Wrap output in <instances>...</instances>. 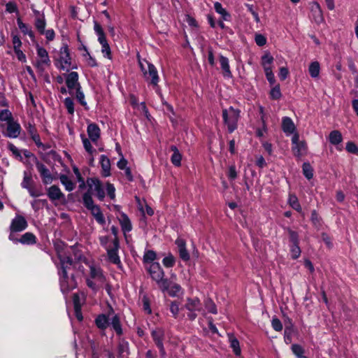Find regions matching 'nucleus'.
Segmentation results:
<instances>
[{
  "label": "nucleus",
  "mask_w": 358,
  "mask_h": 358,
  "mask_svg": "<svg viewBox=\"0 0 358 358\" xmlns=\"http://www.w3.org/2000/svg\"><path fill=\"white\" fill-rule=\"evenodd\" d=\"M62 272L60 273V287L62 292L65 294L76 287V282L73 275L69 276L67 270L73 264V260L69 257L59 256Z\"/></svg>",
  "instance_id": "nucleus-1"
},
{
  "label": "nucleus",
  "mask_w": 358,
  "mask_h": 358,
  "mask_svg": "<svg viewBox=\"0 0 358 358\" xmlns=\"http://www.w3.org/2000/svg\"><path fill=\"white\" fill-rule=\"evenodd\" d=\"M148 272L162 292H164L165 290L169 289L170 281L164 278V272L159 263H152L148 268Z\"/></svg>",
  "instance_id": "nucleus-2"
},
{
  "label": "nucleus",
  "mask_w": 358,
  "mask_h": 358,
  "mask_svg": "<svg viewBox=\"0 0 358 358\" xmlns=\"http://www.w3.org/2000/svg\"><path fill=\"white\" fill-rule=\"evenodd\" d=\"M222 117L224 123L227 125L228 131L232 133L237 128L239 110L234 109L231 106L228 109H223Z\"/></svg>",
  "instance_id": "nucleus-3"
},
{
  "label": "nucleus",
  "mask_w": 358,
  "mask_h": 358,
  "mask_svg": "<svg viewBox=\"0 0 358 358\" xmlns=\"http://www.w3.org/2000/svg\"><path fill=\"white\" fill-rule=\"evenodd\" d=\"M145 62L147 65V68H145L144 64L142 62H139V65L143 73V76L145 80L150 82L151 85L153 86H157L159 80L157 70L152 64L149 63L147 61H145Z\"/></svg>",
  "instance_id": "nucleus-4"
},
{
  "label": "nucleus",
  "mask_w": 358,
  "mask_h": 358,
  "mask_svg": "<svg viewBox=\"0 0 358 358\" xmlns=\"http://www.w3.org/2000/svg\"><path fill=\"white\" fill-rule=\"evenodd\" d=\"M36 51L37 59L34 63V66L37 69L38 72L42 73L47 67L50 66L51 62L48 53L45 48L37 45Z\"/></svg>",
  "instance_id": "nucleus-5"
},
{
  "label": "nucleus",
  "mask_w": 358,
  "mask_h": 358,
  "mask_svg": "<svg viewBox=\"0 0 358 358\" xmlns=\"http://www.w3.org/2000/svg\"><path fill=\"white\" fill-rule=\"evenodd\" d=\"M94 29L98 36V41L101 45V52L103 54L104 57H107L108 59H110V48L107 42L104 31L101 26L98 22H94Z\"/></svg>",
  "instance_id": "nucleus-6"
},
{
  "label": "nucleus",
  "mask_w": 358,
  "mask_h": 358,
  "mask_svg": "<svg viewBox=\"0 0 358 358\" xmlns=\"http://www.w3.org/2000/svg\"><path fill=\"white\" fill-rule=\"evenodd\" d=\"M185 308L189 311L187 317L190 320H194L196 317L195 311H201L202 306L200 300L198 298H187Z\"/></svg>",
  "instance_id": "nucleus-7"
},
{
  "label": "nucleus",
  "mask_w": 358,
  "mask_h": 358,
  "mask_svg": "<svg viewBox=\"0 0 358 358\" xmlns=\"http://www.w3.org/2000/svg\"><path fill=\"white\" fill-rule=\"evenodd\" d=\"M28 226L26 219L22 216L17 215L11 221L10 225V234L9 238L13 239L12 234L15 232H20L26 229Z\"/></svg>",
  "instance_id": "nucleus-8"
},
{
  "label": "nucleus",
  "mask_w": 358,
  "mask_h": 358,
  "mask_svg": "<svg viewBox=\"0 0 358 358\" xmlns=\"http://www.w3.org/2000/svg\"><path fill=\"white\" fill-rule=\"evenodd\" d=\"M292 152L294 156L300 157L306 153L307 146L305 141H299V136L298 134H294L292 138Z\"/></svg>",
  "instance_id": "nucleus-9"
},
{
  "label": "nucleus",
  "mask_w": 358,
  "mask_h": 358,
  "mask_svg": "<svg viewBox=\"0 0 358 358\" xmlns=\"http://www.w3.org/2000/svg\"><path fill=\"white\" fill-rule=\"evenodd\" d=\"M87 184L89 187L88 191L92 193L94 192L98 199L103 201L105 197V192L100 180L96 178H89L87 180Z\"/></svg>",
  "instance_id": "nucleus-10"
},
{
  "label": "nucleus",
  "mask_w": 358,
  "mask_h": 358,
  "mask_svg": "<svg viewBox=\"0 0 358 358\" xmlns=\"http://www.w3.org/2000/svg\"><path fill=\"white\" fill-rule=\"evenodd\" d=\"M35 164L36 169L42 178L43 183L44 185L51 184L54 180V178L50 170L46 167L45 164L37 159H36Z\"/></svg>",
  "instance_id": "nucleus-11"
},
{
  "label": "nucleus",
  "mask_w": 358,
  "mask_h": 358,
  "mask_svg": "<svg viewBox=\"0 0 358 358\" xmlns=\"http://www.w3.org/2000/svg\"><path fill=\"white\" fill-rule=\"evenodd\" d=\"M113 248H107L108 257L109 261L117 265L119 268L122 267L121 262L120 259V257L117 254V251L119 249V241L117 238H114L113 241Z\"/></svg>",
  "instance_id": "nucleus-12"
},
{
  "label": "nucleus",
  "mask_w": 358,
  "mask_h": 358,
  "mask_svg": "<svg viewBox=\"0 0 358 358\" xmlns=\"http://www.w3.org/2000/svg\"><path fill=\"white\" fill-rule=\"evenodd\" d=\"M66 84L70 94H73V91L81 88L78 83V74L77 72L72 71L69 73L66 78Z\"/></svg>",
  "instance_id": "nucleus-13"
},
{
  "label": "nucleus",
  "mask_w": 358,
  "mask_h": 358,
  "mask_svg": "<svg viewBox=\"0 0 358 358\" xmlns=\"http://www.w3.org/2000/svg\"><path fill=\"white\" fill-rule=\"evenodd\" d=\"M152 338L156 345L159 349L160 353L162 356L166 355L165 350L164 348L163 341L164 338V332L161 329H156L152 332Z\"/></svg>",
  "instance_id": "nucleus-14"
},
{
  "label": "nucleus",
  "mask_w": 358,
  "mask_h": 358,
  "mask_svg": "<svg viewBox=\"0 0 358 358\" xmlns=\"http://www.w3.org/2000/svg\"><path fill=\"white\" fill-rule=\"evenodd\" d=\"M21 131V127L19 123L12 120L7 123L6 136L15 138L19 136Z\"/></svg>",
  "instance_id": "nucleus-15"
},
{
  "label": "nucleus",
  "mask_w": 358,
  "mask_h": 358,
  "mask_svg": "<svg viewBox=\"0 0 358 358\" xmlns=\"http://www.w3.org/2000/svg\"><path fill=\"white\" fill-rule=\"evenodd\" d=\"M61 57H60V68L63 70H68L71 65V58L69 53V49L67 46H64L61 48Z\"/></svg>",
  "instance_id": "nucleus-16"
},
{
  "label": "nucleus",
  "mask_w": 358,
  "mask_h": 358,
  "mask_svg": "<svg viewBox=\"0 0 358 358\" xmlns=\"http://www.w3.org/2000/svg\"><path fill=\"white\" fill-rule=\"evenodd\" d=\"M47 195L51 201L64 199L65 196L57 185H52L47 189Z\"/></svg>",
  "instance_id": "nucleus-17"
},
{
  "label": "nucleus",
  "mask_w": 358,
  "mask_h": 358,
  "mask_svg": "<svg viewBox=\"0 0 358 358\" xmlns=\"http://www.w3.org/2000/svg\"><path fill=\"white\" fill-rule=\"evenodd\" d=\"M176 244L178 248L180 257L183 261H188L189 259V254L186 249V243L183 239L178 238L176 241Z\"/></svg>",
  "instance_id": "nucleus-18"
},
{
  "label": "nucleus",
  "mask_w": 358,
  "mask_h": 358,
  "mask_svg": "<svg viewBox=\"0 0 358 358\" xmlns=\"http://www.w3.org/2000/svg\"><path fill=\"white\" fill-rule=\"evenodd\" d=\"M87 134L90 140L96 143L100 138V129L94 123H91L87 127Z\"/></svg>",
  "instance_id": "nucleus-19"
},
{
  "label": "nucleus",
  "mask_w": 358,
  "mask_h": 358,
  "mask_svg": "<svg viewBox=\"0 0 358 358\" xmlns=\"http://www.w3.org/2000/svg\"><path fill=\"white\" fill-rule=\"evenodd\" d=\"M34 12L36 14L35 27L40 34L43 33L46 25L45 17L38 10H34Z\"/></svg>",
  "instance_id": "nucleus-20"
},
{
  "label": "nucleus",
  "mask_w": 358,
  "mask_h": 358,
  "mask_svg": "<svg viewBox=\"0 0 358 358\" xmlns=\"http://www.w3.org/2000/svg\"><path fill=\"white\" fill-rule=\"evenodd\" d=\"M282 128L283 131L287 134H291L295 131V126L290 117H285L282 122Z\"/></svg>",
  "instance_id": "nucleus-21"
},
{
  "label": "nucleus",
  "mask_w": 358,
  "mask_h": 358,
  "mask_svg": "<svg viewBox=\"0 0 358 358\" xmlns=\"http://www.w3.org/2000/svg\"><path fill=\"white\" fill-rule=\"evenodd\" d=\"M88 210L91 212L92 215L94 216L98 223L102 225L105 224V218L99 206L94 205Z\"/></svg>",
  "instance_id": "nucleus-22"
},
{
  "label": "nucleus",
  "mask_w": 358,
  "mask_h": 358,
  "mask_svg": "<svg viewBox=\"0 0 358 358\" xmlns=\"http://www.w3.org/2000/svg\"><path fill=\"white\" fill-rule=\"evenodd\" d=\"M220 63L222 70L223 76L227 78H231L232 76V73L230 70L229 59L227 57L220 55Z\"/></svg>",
  "instance_id": "nucleus-23"
},
{
  "label": "nucleus",
  "mask_w": 358,
  "mask_h": 358,
  "mask_svg": "<svg viewBox=\"0 0 358 358\" xmlns=\"http://www.w3.org/2000/svg\"><path fill=\"white\" fill-rule=\"evenodd\" d=\"M100 163L102 169V175L104 177H108L110 175V159L105 155H101Z\"/></svg>",
  "instance_id": "nucleus-24"
},
{
  "label": "nucleus",
  "mask_w": 358,
  "mask_h": 358,
  "mask_svg": "<svg viewBox=\"0 0 358 358\" xmlns=\"http://www.w3.org/2000/svg\"><path fill=\"white\" fill-rule=\"evenodd\" d=\"M61 183L65 187L66 191L71 192L74 189L76 184L66 175L59 176Z\"/></svg>",
  "instance_id": "nucleus-25"
},
{
  "label": "nucleus",
  "mask_w": 358,
  "mask_h": 358,
  "mask_svg": "<svg viewBox=\"0 0 358 358\" xmlns=\"http://www.w3.org/2000/svg\"><path fill=\"white\" fill-rule=\"evenodd\" d=\"M171 150L173 151V152L171 157V161L172 164L173 165H175L176 166H180L182 156H181V154L180 153L178 149L176 148V146L172 145L171 147Z\"/></svg>",
  "instance_id": "nucleus-26"
},
{
  "label": "nucleus",
  "mask_w": 358,
  "mask_h": 358,
  "mask_svg": "<svg viewBox=\"0 0 358 358\" xmlns=\"http://www.w3.org/2000/svg\"><path fill=\"white\" fill-rule=\"evenodd\" d=\"M17 23L19 29L24 35H28L31 39L34 38V34L31 29L27 24H24L20 18H17Z\"/></svg>",
  "instance_id": "nucleus-27"
},
{
  "label": "nucleus",
  "mask_w": 358,
  "mask_h": 358,
  "mask_svg": "<svg viewBox=\"0 0 358 358\" xmlns=\"http://www.w3.org/2000/svg\"><path fill=\"white\" fill-rule=\"evenodd\" d=\"M329 139L331 144L337 145L342 142L343 136L338 130H334L330 132Z\"/></svg>",
  "instance_id": "nucleus-28"
},
{
  "label": "nucleus",
  "mask_w": 358,
  "mask_h": 358,
  "mask_svg": "<svg viewBox=\"0 0 358 358\" xmlns=\"http://www.w3.org/2000/svg\"><path fill=\"white\" fill-rule=\"evenodd\" d=\"M19 241L22 244H34L36 242V238L32 233L27 232L21 236Z\"/></svg>",
  "instance_id": "nucleus-29"
},
{
  "label": "nucleus",
  "mask_w": 358,
  "mask_h": 358,
  "mask_svg": "<svg viewBox=\"0 0 358 358\" xmlns=\"http://www.w3.org/2000/svg\"><path fill=\"white\" fill-rule=\"evenodd\" d=\"M122 229L124 232H129L131 230L132 227L129 217L125 215L122 214L120 219Z\"/></svg>",
  "instance_id": "nucleus-30"
},
{
  "label": "nucleus",
  "mask_w": 358,
  "mask_h": 358,
  "mask_svg": "<svg viewBox=\"0 0 358 358\" xmlns=\"http://www.w3.org/2000/svg\"><path fill=\"white\" fill-rule=\"evenodd\" d=\"M108 321L109 318L108 317L105 315H100L96 318L95 322L99 329H105L108 326Z\"/></svg>",
  "instance_id": "nucleus-31"
},
{
  "label": "nucleus",
  "mask_w": 358,
  "mask_h": 358,
  "mask_svg": "<svg viewBox=\"0 0 358 358\" xmlns=\"http://www.w3.org/2000/svg\"><path fill=\"white\" fill-rule=\"evenodd\" d=\"M110 320H111L110 324H111L113 328L114 329V330L116 331V333L118 335H121L122 333V330L119 316L115 314L113 315Z\"/></svg>",
  "instance_id": "nucleus-32"
},
{
  "label": "nucleus",
  "mask_w": 358,
  "mask_h": 358,
  "mask_svg": "<svg viewBox=\"0 0 358 358\" xmlns=\"http://www.w3.org/2000/svg\"><path fill=\"white\" fill-rule=\"evenodd\" d=\"M320 66L318 62H313L308 67V71L312 78H317L320 74Z\"/></svg>",
  "instance_id": "nucleus-33"
},
{
  "label": "nucleus",
  "mask_w": 358,
  "mask_h": 358,
  "mask_svg": "<svg viewBox=\"0 0 358 358\" xmlns=\"http://www.w3.org/2000/svg\"><path fill=\"white\" fill-rule=\"evenodd\" d=\"M273 62V57L270 55V53H266L262 57V65L264 68V70L266 71V69H272L271 64Z\"/></svg>",
  "instance_id": "nucleus-34"
},
{
  "label": "nucleus",
  "mask_w": 358,
  "mask_h": 358,
  "mask_svg": "<svg viewBox=\"0 0 358 358\" xmlns=\"http://www.w3.org/2000/svg\"><path fill=\"white\" fill-rule=\"evenodd\" d=\"M83 202L85 206V207L87 209L90 208L92 206H94L95 204L94 203V201L92 199V192L90 191H87L85 192L83 196Z\"/></svg>",
  "instance_id": "nucleus-35"
},
{
  "label": "nucleus",
  "mask_w": 358,
  "mask_h": 358,
  "mask_svg": "<svg viewBox=\"0 0 358 358\" xmlns=\"http://www.w3.org/2000/svg\"><path fill=\"white\" fill-rule=\"evenodd\" d=\"M215 10L217 13L222 15L224 20H229L230 15L229 13L222 7V4L219 2H216L214 4Z\"/></svg>",
  "instance_id": "nucleus-36"
},
{
  "label": "nucleus",
  "mask_w": 358,
  "mask_h": 358,
  "mask_svg": "<svg viewBox=\"0 0 358 358\" xmlns=\"http://www.w3.org/2000/svg\"><path fill=\"white\" fill-rule=\"evenodd\" d=\"M165 292H168L171 296H176L179 293L182 292V287L178 284L171 283L170 282V287H169V289L165 290Z\"/></svg>",
  "instance_id": "nucleus-37"
},
{
  "label": "nucleus",
  "mask_w": 358,
  "mask_h": 358,
  "mask_svg": "<svg viewBox=\"0 0 358 358\" xmlns=\"http://www.w3.org/2000/svg\"><path fill=\"white\" fill-rule=\"evenodd\" d=\"M73 303L76 312V316L79 321L83 320L82 313L80 312V304L79 303V296L77 294L73 295Z\"/></svg>",
  "instance_id": "nucleus-38"
},
{
  "label": "nucleus",
  "mask_w": 358,
  "mask_h": 358,
  "mask_svg": "<svg viewBox=\"0 0 358 358\" xmlns=\"http://www.w3.org/2000/svg\"><path fill=\"white\" fill-rule=\"evenodd\" d=\"M288 202L290 206L298 212L301 211V207L297 197L294 194H289Z\"/></svg>",
  "instance_id": "nucleus-39"
},
{
  "label": "nucleus",
  "mask_w": 358,
  "mask_h": 358,
  "mask_svg": "<svg viewBox=\"0 0 358 358\" xmlns=\"http://www.w3.org/2000/svg\"><path fill=\"white\" fill-rule=\"evenodd\" d=\"M229 342L230 346L233 349L234 354L236 355H240L241 350L239 345V341L235 337L230 336Z\"/></svg>",
  "instance_id": "nucleus-40"
},
{
  "label": "nucleus",
  "mask_w": 358,
  "mask_h": 358,
  "mask_svg": "<svg viewBox=\"0 0 358 358\" xmlns=\"http://www.w3.org/2000/svg\"><path fill=\"white\" fill-rule=\"evenodd\" d=\"M34 181L30 175L27 174V172L24 173L23 180L21 183V186L22 188L29 189L30 187H33Z\"/></svg>",
  "instance_id": "nucleus-41"
},
{
  "label": "nucleus",
  "mask_w": 358,
  "mask_h": 358,
  "mask_svg": "<svg viewBox=\"0 0 358 358\" xmlns=\"http://www.w3.org/2000/svg\"><path fill=\"white\" fill-rule=\"evenodd\" d=\"M90 276L100 282L103 280V275L100 268H96L93 266L90 267Z\"/></svg>",
  "instance_id": "nucleus-42"
},
{
  "label": "nucleus",
  "mask_w": 358,
  "mask_h": 358,
  "mask_svg": "<svg viewBox=\"0 0 358 358\" xmlns=\"http://www.w3.org/2000/svg\"><path fill=\"white\" fill-rule=\"evenodd\" d=\"M81 138L84 148L88 153L92 155L93 152H96V150L93 149L92 145L88 138H87L84 135H81Z\"/></svg>",
  "instance_id": "nucleus-43"
},
{
  "label": "nucleus",
  "mask_w": 358,
  "mask_h": 358,
  "mask_svg": "<svg viewBox=\"0 0 358 358\" xmlns=\"http://www.w3.org/2000/svg\"><path fill=\"white\" fill-rule=\"evenodd\" d=\"M13 120L12 113L8 109L0 110V121H5L8 123L10 121Z\"/></svg>",
  "instance_id": "nucleus-44"
},
{
  "label": "nucleus",
  "mask_w": 358,
  "mask_h": 358,
  "mask_svg": "<svg viewBox=\"0 0 358 358\" xmlns=\"http://www.w3.org/2000/svg\"><path fill=\"white\" fill-rule=\"evenodd\" d=\"M303 173L305 177L310 180L313 176V170L308 163H303Z\"/></svg>",
  "instance_id": "nucleus-45"
},
{
  "label": "nucleus",
  "mask_w": 358,
  "mask_h": 358,
  "mask_svg": "<svg viewBox=\"0 0 358 358\" xmlns=\"http://www.w3.org/2000/svg\"><path fill=\"white\" fill-rule=\"evenodd\" d=\"M157 255L153 250H148L143 256L144 263H151L156 259Z\"/></svg>",
  "instance_id": "nucleus-46"
},
{
  "label": "nucleus",
  "mask_w": 358,
  "mask_h": 358,
  "mask_svg": "<svg viewBox=\"0 0 358 358\" xmlns=\"http://www.w3.org/2000/svg\"><path fill=\"white\" fill-rule=\"evenodd\" d=\"M129 345L127 342H121L118 345V356L122 357L124 356V353L128 354Z\"/></svg>",
  "instance_id": "nucleus-47"
},
{
  "label": "nucleus",
  "mask_w": 358,
  "mask_h": 358,
  "mask_svg": "<svg viewBox=\"0 0 358 358\" xmlns=\"http://www.w3.org/2000/svg\"><path fill=\"white\" fill-rule=\"evenodd\" d=\"M311 10L320 19H322V12L320 4L317 2H313L311 5Z\"/></svg>",
  "instance_id": "nucleus-48"
},
{
  "label": "nucleus",
  "mask_w": 358,
  "mask_h": 358,
  "mask_svg": "<svg viewBox=\"0 0 358 358\" xmlns=\"http://www.w3.org/2000/svg\"><path fill=\"white\" fill-rule=\"evenodd\" d=\"M291 257L293 259H296L299 257L301 255V249L299 244H294L291 245L290 248Z\"/></svg>",
  "instance_id": "nucleus-49"
},
{
  "label": "nucleus",
  "mask_w": 358,
  "mask_h": 358,
  "mask_svg": "<svg viewBox=\"0 0 358 358\" xmlns=\"http://www.w3.org/2000/svg\"><path fill=\"white\" fill-rule=\"evenodd\" d=\"M64 105L69 114L73 115L74 113V103L72 99L67 97L64 99Z\"/></svg>",
  "instance_id": "nucleus-50"
},
{
  "label": "nucleus",
  "mask_w": 358,
  "mask_h": 358,
  "mask_svg": "<svg viewBox=\"0 0 358 358\" xmlns=\"http://www.w3.org/2000/svg\"><path fill=\"white\" fill-rule=\"evenodd\" d=\"M179 310V303L176 301H172L170 304V311L175 318L178 317Z\"/></svg>",
  "instance_id": "nucleus-51"
},
{
  "label": "nucleus",
  "mask_w": 358,
  "mask_h": 358,
  "mask_svg": "<svg viewBox=\"0 0 358 358\" xmlns=\"http://www.w3.org/2000/svg\"><path fill=\"white\" fill-rule=\"evenodd\" d=\"M270 95H271V99H273L276 100V99H278L280 98L281 92H280V86L278 85H275V87H273L271 89Z\"/></svg>",
  "instance_id": "nucleus-52"
},
{
  "label": "nucleus",
  "mask_w": 358,
  "mask_h": 358,
  "mask_svg": "<svg viewBox=\"0 0 358 358\" xmlns=\"http://www.w3.org/2000/svg\"><path fill=\"white\" fill-rule=\"evenodd\" d=\"M287 231L289 234V241L292 243V245L299 244L298 234L296 231H292V229H288Z\"/></svg>",
  "instance_id": "nucleus-53"
},
{
  "label": "nucleus",
  "mask_w": 358,
  "mask_h": 358,
  "mask_svg": "<svg viewBox=\"0 0 358 358\" xmlns=\"http://www.w3.org/2000/svg\"><path fill=\"white\" fill-rule=\"evenodd\" d=\"M162 262L166 267L170 268L173 266L175 264V259L172 255H169L163 259Z\"/></svg>",
  "instance_id": "nucleus-54"
},
{
  "label": "nucleus",
  "mask_w": 358,
  "mask_h": 358,
  "mask_svg": "<svg viewBox=\"0 0 358 358\" xmlns=\"http://www.w3.org/2000/svg\"><path fill=\"white\" fill-rule=\"evenodd\" d=\"M292 350L293 353L298 357H303V354L304 352V350L303 348L298 345V344H294L292 345Z\"/></svg>",
  "instance_id": "nucleus-55"
},
{
  "label": "nucleus",
  "mask_w": 358,
  "mask_h": 358,
  "mask_svg": "<svg viewBox=\"0 0 358 358\" xmlns=\"http://www.w3.org/2000/svg\"><path fill=\"white\" fill-rule=\"evenodd\" d=\"M345 149L350 153L358 155V147L353 142H348Z\"/></svg>",
  "instance_id": "nucleus-56"
},
{
  "label": "nucleus",
  "mask_w": 358,
  "mask_h": 358,
  "mask_svg": "<svg viewBox=\"0 0 358 358\" xmlns=\"http://www.w3.org/2000/svg\"><path fill=\"white\" fill-rule=\"evenodd\" d=\"M271 325L274 330L280 331L282 329V322L277 317H273L271 321Z\"/></svg>",
  "instance_id": "nucleus-57"
},
{
  "label": "nucleus",
  "mask_w": 358,
  "mask_h": 358,
  "mask_svg": "<svg viewBox=\"0 0 358 358\" xmlns=\"http://www.w3.org/2000/svg\"><path fill=\"white\" fill-rule=\"evenodd\" d=\"M266 77L271 85H273L275 82L274 74L273 73L272 69H266L264 71Z\"/></svg>",
  "instance_id": "nucleus-58"
},
{
  "label": "nucleus",
  "mask_w": 358,
  "mask_h": 358,
  "mask_svg": "<svg viewBox=\"0 0 358 358\" xmlns=\"http://www.w3.org/2000/svg\"><path fill=\"white\" fill-rule=\"evenodd\" d=\"M206 308L208 311L213 314L217 313V308L215 304L211 300H207L206 301Z\"/></svg>",
  "instance_id": "nucleus-59"
},
{
  "label": "nucleus",
  "mask_w": 358,
  "mask_h": 358,
  "mask_svg": "<svg viewBox=\"0 0 358 358\" xmlns=\"http://www.w3.org/2000/svg\"><path fill=\"white\" fill-rule=\"evenodd\" d=\"M76 95L77 99L81 105L85 106L87 104L85 101V95L83 92L80 90V88H78V90H76Z\"/></svg>",
  "instance_id": "nucleus-60"
},
{
  "label": "nucleus",
  "mask_w": 358,
  "mask_h": 358,
  "mask_svg": "<svg viewBox=\"0 0 358 358\" xmlns=\"http://www.w3.org/2000/svg\"><path fill=\"white\" fill-rule=\"evenodd\" d=\"M255 40L259 46H263L266 43V38L262 34H256Z\"/></svg>",
  "instance_id": "nucleus-61"
},
{
  "label": "nucleus",
  "mask_w": 358,
  "mask_h": 358,
  "mask_svg": "<svg viewBox=\"0 0 358 358\" xmlns=\"http://www.w3.org/2000/svg\"><path fill=\"white\" fill-rule=\"evenodd\" d=\"M227 176L230 180H234L236 178L237 171L234 165H231L229 167Z\"/></svg>",
  "instance_id": "nucleus-62"
},
{
  "label": "nucleus",
  "mask_w": 358,
  "mask_h": 358,
  "mask_svg": "<svg viewBox=\"0 0 358 358\" xmlns=\"http://www.w3.org/2000/svg\"><path fill=\"white\" fill-rule=\"evenodd\" d=\"M106 190H107V193H108V195L109 196V197L111 199H115V189L113 185H112L110 183H107V185H106Z\"/></svg>",
  "instance_id": "nucleus-63"
},
{
  "label": "nucleus",
  "mask_w": 358,
  "mask_h": 358,
  "mask_svg": "<svg viewBox=\"0 0 358 358\" xmlns=\"http://www.w3.org/2000/svg\"><path fill=\"white\" fill-rule=\"evenodd\" d=\"M6 11L10 13H15L17 11V6L13 2H8L6 5Z\"/></svg>",
  "instance_id": "nucleus-64"
}]
</instances>
